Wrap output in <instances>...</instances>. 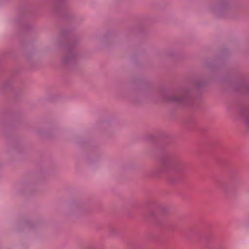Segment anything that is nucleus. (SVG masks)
<instances>
[{"mask_svg":"<svg viewBox=\"0 0 249 249\" xmlns=\"http://www.w3.org/2000/svg\"><path fill=\"white\" fill-rule=\"evenodd\" d=\"M247 123H248V124L249 125V119L248 120Z\"/></svg>","mask_w":249,"mask_h":249,"instance_id":"1","label":"nucleus"}]
</instances>
